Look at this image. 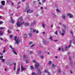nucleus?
<instances>
[{
	"mask_svg": "<svg viewBox=\"0 0 75 75\" xmlns=\"http://www.w3.org/2000/svg\"><path fill=\"white\" fill-rule=\"evenodd\" d=\"M23 21V18L22 17H21L18 19V21L17 23V25L18 27H20L21 25H22L23 23H22L21 21Z\"/></svg>",
	"mask_w": 75,
	"mask_h": 75,
	"instance_id": "1",
	"label": "nucleus"
},
{
	"mask_svg": "<svg viewBox=\"0 0 75 75\" xmlns=\"http://www.w3.org/2000/svg\"><path fill=\"white\" fill-rule=\"evenodd\" d=\"M27 11V13H33V11H34L33 10L30 11V9L29 8V7L28 6V7L26 8L25 10V12H26V11Z\"/></svg>",
	"mask_w": 75,
	"mask_h": 75,
	"instance_id": "2",
	"label": "nucleus"
},
{
	"mask_svg": "<svg viewBox=\"0 0 75 75\" xmlns=\"http://www.w3.org/2000/svg\"><path fill=\"white\" fill-rule=\"evenodd\" d=\"M17 38V36H15V40L16 41V43L17 44H19L20 42H22V40H19L18 38Z\"/></svg>",
	"mask_w": 75,
	"mask_h": 75,
	"instance_id": "3",
	"label": "nucleus"
},
{
	"mask_svg": "<svg viewBox=\"0 0 75 75\" xmlns=\"http://www.w3.org/2000/svg\"><path fill=\"white\" fill-rule=\"evenodd\" d=\"M43 42L44 44H48L49 43V40L46 41L45 40H44Z\"/></svg>",
	"mask_w": 75,
	"mask_h": 75,
	"instance_id": "4",
	"label": "nucleus"
},
{
	"mask_svg": "<svg viewBox=\"0 0 75 75\" xmlns=\"http://www.w3.org/2000/svg\"><path fill=\"white\" fill-rule=\"evenodd\" d=\"M39 63L38 62H36V64H35V68L36 69H37L39 67Z\"/></svg>",
	"mask_w": 75,
	"mask_h": 75,
	"instance_id": "5",
	"label": "nucleus"
},
{
	"mask_svg": "<svg viewBox=\"0 0 75 75\" xmlns=\"http://www.w3.org/2000/svg\"><path fill=\"white\" fill-rule=\"evenodd\" d=\"M37 70L38 72V74H41L42 73V71H41V70H40V69H38Z\"/></svg>",
	"mask_w": 75,
	"mask_h": 75,
	"instance_id": "6",
	"label": "nucleus"
},
{
	"mask_svg": "<svg viewBox=\"0 0 75 75\" xmlns=\"http://www.w3.org/2000/svg\"><path fill=\"white\" fill-rule=\"evenodd\" d=\"M70 63V66L71 69L74 68V66H73V64H72V62H71Z\"/></svg>",
	"mask_w": 75,
	"mask_h": 75,
	"instance_id": "7",
	"label": "nucleus"
},
{
	"mask_svg": "<svg viewBox=\"0 0 75 75\" xmlns=\"http://www.w3.org/2000/svg\"><path fill=\"white\" fill-rule=\"evenodd\" d=\"M21 70H22V72H23V71H25V70H26V68H23V66H22V65H21Z\"/></svg>",
	"mask_w": 75,
	"mask_h": 75,
	"instance_id": "8",
	"label": "nucleus"
},
{
	"mask_svg": "<svg viewBox=\"0 0 75 75\" xmlns=\"http://www.w3.org/2000/svg\"><path fill=\"white\" fill-rule=\"evenodd\" d=\"M68 16H69V18H72V17H73V15H72V14H71V13H69L68 14Z\"/></svg>",
	"mask_w": 75,
	"mask_h": 75,
	"instance_id": "9",
	"label": "nucleus"
},
{
	"mask_svg": "<svg viewBox=\"0 0 75 75\" xmlns=\"http://www.w3.org/2000/svg\"><path fill=\"white\" fill-rule=\"evenodd\" d=\"M10 22H11V23H12L13 24L14 23V20H13L12 17H11V20L10 21Z\"/></svg>",
	"mask_w": 75,
	"mask_h": 75,
	"instance_id": "10",
	"label": "nucleus"
},
{
	"mask_svg": "<svg viewBox=\"0 0 75 75\" xmlns=\"http://www.w3.org/2000/svg\"><path fill=\"white\" fill-rule=\"evenodd\" d=\"M45 72L46 73H48V75H51V74H50V72H48V70H45Z\"/></svg>",
	"mask_w": 75,
	"mask_h": 75,
	"instance_id": "11",
	"label": "nucleus"
},
{
	"mask_svg": "<svg viewBox=\"0 0 75 75\" xmlns=\"http://www.w3.org/2000/svg\"><path fill=\"white\" fill-rule=\"evenodd\" d=\"M15 50H15V49L14 50H12V51L13 52V53H14V54H15V55H17V53H16V51H15Z\"/></svg>",
	"mask_w": 75,
	"mask_h": 75,
	"instance_id": "12",
	"label": "nucleus"
},
{
	"mask_svg": "<svg viewBox=\"0 0 75 75\" xmlns=\"http://www.w3.org/2000/svg\"><path fill=\"white\" fill-rule=\"evenodd\" d=\"M36 24V21H34L33 23H31V26H33V24Z\"/></svg>",
	"mask_w": 75,
	"mask_h": 75,
	"instance_id": "13",
	"label": "nucleus"
},
{
	"mask_svg": "<svg viewBox=\"0 0 75 75\" xmlns=\"http://www.w3.org/2000/svg\"><path fill=\"white\" fill-rule=\"evenodd\" d=\"M52 38H53V37L52 35H50V36L49 37V39L50 40H52V41H53V39H52Z\"/></svg>",
	"mask_w": 75,
	"mask_h": 75,
	"instance_id": "14",
	"label": "nucleus"
},
{
	"mask_svg": "<svg viewBox=\"0 0 75 75\" xmlns=\"http://www.w3.org/2000/svg\"><path fill=\"white\" fill-rule=\"evenodd\" d=\"M62 18L64 20H65V14H63L62 15Z\"/></svg>",
	"mask_w": 75,
	"mask_h": 75,
	"instance_id": "15",
	"label": "nucleus"
},
{
	"mask_svg": "<svg viewBox=\"0 0 75 75\" xmlns=\"http://www.w3.org/2000/svg\"><path fill=\"white\" fill-rule=\"evenodd\" d=\"M3 6H4L5 5V1H3L1 2Z\"/></svg>",
	"mask_w": 75,
	"mask_h": 75,
	"instance_id": "16",
	"label": "nucleus"
},
{
	"mask_svg": "<svg viewBox=\"0 0 75 75\" xmlns=\"http://www.w3.org/2000/svg\"><path fill=\"white\" fill-rule=\"evenodd\" d=\"M56 67V66L54 65V64H52V68H53L54 69H55V68Z\"/></svg>",
	"mask_w": 75,
	"mask_h": 75,
	"instance_id": "17",
	"label": "nucleus"
},
{
	"mask_svg": "<svg viewBox=\"0 0 75 75\" xmlns=\"http://www.w3.org/2000/svg\"><path fill=\"white\" fill-rule=\"evenodd\" d=\"M59 33H60V34L62 35H63L64 36V35H65V33H64V32L62 33H61V32H59Z\"/></svg>",
	"mask_w": 75,
	"mask_h": 75,
	"instance_id": "18",
	"label": "nucleus"
},
{
	"mask_svg": "<svg viewBox=\"0 0 75 75\" xmlns=\"http://www.w3.org/2000/svg\"><path fill=\"white\" fill-rule=\"evenodd\" d=\"M13 47V46L11 45H9V47L10 48H11V49H12V50H15V48H13L12 47Z\"/></svg>",
	"mask_w": 75,
	"mask_h": 75,
	"instance_id": "19",
	"label": "nucleus"
},
{
	"mask_svg": "<svg viewBox=\"0 0 75 75\" xmlns=\"http://www.w3.org/2000/svg\"><path fill=\"white\" fill-rule=\"evenodd\" d=\"M35 46V44H33L32 45L30 46V47L31 48H33V47H34Z\"/></svg>",
	"mask_w": 75,
	"mask_h": 75,
	"instance_id": "20",
	"label": "nucleus"
},
{
	"mask_svg": "<svg viewBox=\"0 0 75 75\" xmlns=\"http://www.w3.org/2000/svg\"><path fill=\"white\" fill-rule=\"evenodd\" d=\"M3 34V32L0 31V35H2Z\"/></svg>",
	"mask_w": 75,
	"mask_h": 75,
	"instance_id": "21",
	"label": "nucleus"
},
{
	"mask_svg": "<svg viewBox=\"0 0 75 75\" xmlns=\"http://www.w3.org/2000/svg\"><path fill=\"white\" fill-rule=\"evenodd\" d=\"M68 46H66L65 47V50L67 51H68Z\"/></svg>",
	"mask_w": 75,
	"mask_h": 75,
	"instance_id": "22",
	"label": "nucleus"
},
{
	"mask_svg": "<svg viewBox=\"0 0 75 75\" xmlns=\"http://www.w3.org/2000/svg\"><path fill=\"white\" fill-rule=\"evenodd\" d=\"M5 59H1L2 62H4L5 61Z\"/></svg>",
	"mask_w": 75,
	"mask_h": 75,
	"instance_id": "23",
	"label": "nucleus"
},
{
	"mask_svg": "<svg viewBox=\"0 0 75 75\" xmlns=\"http://www.w3.org/2000/svg\"><path fill=\"white\" fill-rule=\"evenodd\" d=\"M26 63V64H28L29 62V60H28V59H27L25 61Z\"/></svg>",
	"mask_w": 75,
	"mask_h": 75,
	"instance_id": "24",
	"label": "nucleus"
},
{
	"mask_svg": "<svg viewBox=\"0 0 75 75\" xmlns=\"http://www.w3.org/2000/svg\"><path fill=\"white\" fill-rule=\"evenodd\" d=\"M45 23H43L42 24V26L43 27V28H45Z\"/></svg>",
	"mask_w": 75,
	"mask_h": 75,
	"instance_id": "25",
	"label": "nucleus"
},
{
	"mask_svg": "<svg viewBox=\"0 0 75 75\" xmlns=\"http://www.w3.org/2000/svg\"><path fill=\"white\" fill-rule=\"evenodd\" d=\"M30 68L31 70H33L34 69V67L31 66H30Z\"/></svg>",
	"mask_w": 75,
	"mask_h": 75,
	"instance_id": "26",
	"label": "nucleus"
},
{
	"mask_svg": "<svg viewBox=\"0 0 75 75\" xmlns=\"http://www.w3.org/2000/svg\"><path fill=\"white\" fill-rule=\"evenodd\" d=\"M61 50L62 51H64V49L63 48V47H62V46L61 47Z\"/></svg>",
	"mask_w": 75,
	"mask_h": 75,
	"instance_id": "27",
	"label": "nucleus"
},
{
	"mask_svg": "<svg viewBox=\"0 0 75 75\" xmlns=\"http://www.w3.org/2000/svg\"><path fill=\"white\" fill-rule=\"evenodd\" d=\"M11 6H14V3L12 2H11Z\"/></svg>",
	"mask_w": 75,
	"mask_h": 75,
	"instance_id": "28",
	"label": "nucleus"
},
{
	"mask_svg": "<svg viewBox=\"0 0 75 75\" xmlns=\"http://www.w3.org/2000/svg\"><path fill=\"white\" fill-rule=\"evenodd\" d=\"M56 16L55 14H53L52 15V17L53 18H55V17H56Z\"/></svg>",
	"mask_w": 75,
	"mask_h": 75,
	"instance_id": "29",
	"label": "nucleus"
},
{
	"mask_svg": "<svg viewBox=\"0 0 75 75\" xmlns=\"http://www.w3.org/2000/svg\"><path fill=\"white\" fill-rule=\"evenodd\" d=\"M23 58H24V59H26V58H27V57H26V55H25V54L24 55Z\"/></svg>",
	"mask_w": 75,
	"mask_h": 75,
	"instance_id": "30",
	"label": "nucleus"
},
{
	"mask_svg": "<svg viewBox=\"0 0 75 75\" xmlns=\"http://www.w3.org/2000/svg\"><path fill=\"white\" fill-rule=\"evenodd\" d=\"M28 35L30 37H31V36H32V34H31V33H29L28 34Z\"/></svg>",
	"mask_w": 75,
	"mask_h": 75,
	"instance_id": "31",
	"label": "nucleus"
},
{
	"mask_svg": "<svg viewBox=\"0 0 75 75\" xmlns=\"http://www.w3.org/2000/svg\"><path fill=\"white\" fill-rule=\"evenodd\" d=\"M49 65H51V64H52V62H51V61H50L49 62Z\"/></svg>",
	"mask_w": 75,
	"mask_h": 75,
	"instance_id": "32",
	"label": "nucleus"
},
{
	"mask_svg": "<svg viewBox=\"0 0 75 75\" xmlns=\"http://www.w3.org/2000/svg\"><path fill=\"white\" fill-rule=\"evenodd\" d=\"M62 31L63 33H65V30H64V29H63L62 30Z\"/></svg>",
	"mask_w": 75,
	"mask_h": 75,
	"instance_id": "33",
	"label": "nucleus"
},
{
	"mask_svg": "<svg viewBox=\"0 0 75 75\" xmlns=\"http://www.w3.org/2000/svg\"><path fill=\"white\" fill-rule=\"evenodd\" d=\"M40 57L41 58H42V59H43V58H44V56H42V55L40 56Z\"/></svg>",
	"mask_w": 75,
	"mask_h": 75,
	"instance_id": "34",
	"label": "nucleus"
},
{
	"mask_svg": "<svg viewBox=\"0 0 75 75\" xmlns=\"http://www.w3.org/2000/svg\"><path fill=\"white\" fill-rule=\"evenodd\" d=\"M4 28L3 27H0V30H4Z\"/></svg>",
	"mask_w": 75,
	"mask_h": 75,
	"instance_id": "35",
	"label": "nucleus"
},
{
	"mask_svg": "<svg viewBox=\"0 0 75 75\" xmlns=\"http://www.w3.org/2000/svg\"><path fill=\"white\" fill-rule=\"evenodd\" d=\"M13 64L14 66H16V63L15 62H14L13 63Z\"/></svg>",
	"mask_w": 75,
	"mask_h": 75,
	"instance_id": "36",
	"label": "nucleus"
},
{
	"mask_svg": "<svg viewBox=\"0 0 75 75\" xmlns=\"http://www.w3.org/2000/svg\"><path fill=\"white\" fill-rule=\"evenodd\" d=\"M27 35L26 34H25L24 35V38H26L27 37Z\"/></svg>",
	"mask_w": 75,
	"mask_h": 75,
	"instance_id": "37",
	"label": "nucleus"
},
{
	"mask_svg": "<svg viewBox=\"0 0 75 75\" xmlns=\"http://www.w3.org/2000/svg\"><path fill=\"white\" fill-rule=\"evenodd\" d=\"M7 1L8 3H9L10 2H11V1L10 0H7Z\"/></svg>",
	"mask_w": 75,
	"mask_h": 75,
	"instance_id": "38",
	"label": "nucleus"
},
{
	"mask_svg": "<svg viewBox=\"0 0 75 75\" xmlns=\"http://www.w3.org/2000/svg\"><path fill=\"white\" fill-rule=\"evenodd\" d=\"M17 71H20V68H18L17 69Z\"/></svg>",
	"mask_w": 75,
	"mask_h": 75,
	"instance_id": "39",
	"label": "nucleus"
},
{
	"mask_svg": "<svg viewBox=\"0 0 75 75\" xmlns=\"http://www.w3.org/2000/svg\"><path fill=\"white\" fill-rule=\"evenodd\" d=\"M63 26L64 27V28H66V25L65 24L63 25Z\"/></svg>",
	"mask_w": 75,
	"mask_h": 75,
	"instance_id": "40",
	"label": "nucleus"
},
{
	"mask_svg": "<svg viewBox=\"0 0 75 75\" xmlns=\"http://www.w3.org/2000/svg\"><path fill=\"white\" fill-rule=\"evenodd\" d=\"M35 31H36V29H33V33H35Z\"/></svg>",
	"mask_w": 75,
	"mask_h": 75,
	"instance_id": "41",
	"label": "nucleus"
},
{
	"mask_svg": "<svg viewBox=\"0 0 75 75\" xmlns=\"http://www.w3.org/2000/svg\"><path fill=\"white\" fill-rule=\"evenodd\" d=\"M69 67H68V66H66V69H68V68H69Z\"/></svg>",
	"mask_w": 75,
	"mask_h": 75,
	"instance_id": "42",
	"label": "nucleus"
},
{
	"mask_svg": "<svg viewBox=\"0 0 75 75\" xmlns=\"http://www.w3.org/2000/svg\"><path fill=\"white\" fill-rule=\"evenodd\" d=\"M10 63H6V64L8 65H10Z\"/></svg>",
	"mask_w": 75,
	"mask_h": 75,
	"instance_id": "43",
	"label": "nucleus"
},
{
	"mask_svg": "<svg viewBox=\"0 0 75 75\" xmlns=\"http://www.w3.org/2000/svg\"><path fill=\"white\" fill-rule=\"evenodd\" d=\"M36 2L35 1H33V4H35Z\"/></svg>",
	"mask_w": 75,
	"mask_h": 75,
	"instance_id": "44",
	"label": "nucleus"
},
{
	"mask_svg": "<svg viewBox=\"0 0 75 75\" xmlns=\"http://www.w3.org/2000/svg\"><path fill=\"white\" fill-rule=\"evenodd\" d=\"M8 34H10V30H8Z\"/></svg>",
	"mask_w": 75,
	"mask_h": 75,
	"instance_id": "45",
	"label": "nucleus"
},
{
	"mask_svg": "<svg viewBox=\"0 0 75 75\" xmlns=\"http://www.w3.org/2000/svg\"><path fill=\"white\" fill-rule=\"evenodd\" d=\"M29 44L30 45H31L33 44V42H31L29 43Z\"/></svg>",
	"mask_w": 75,
	"mask_h": 75,
	"instance_id": "46",
	"label": "nucleus"
},
{
	"mask_svg": "<svg viewBox=\"0 0 75 75\" xmlns=\"http://www.w3.org/2000/svg\"><path fill=\"white\" fill-rule=\"evenodd\" d=\"M16 66H14L13 68V69L14 70V71L16 70Z\"/></svg>",
	"mask_w": 75,
	"mask_h": 75,
	"instance_id": "47",
	"label": "nucleus"
},
{
	"mask_svg": "<svg viewBox=\"0 0 75 75\" xmlns=\"http://www.w3.org/2000/svg\"><path fill=\"white\" fill-rule=\"evenodd\" d=\"M16 73V74H19V71H17Z\"/></svg>",
	"mask_w": 75,
	"mask_h": 75,
	"instance_id": "48",
	"label": "nucleus"
},
{
	"mask_svg": "<svg viewBox=\"0 0 75 75\" xmlns=\"http://www.w3.org/2000/svg\"><path fill=\"white\" fill-rule=\"evenodd\" d=\"M13 35H10V38H12V37H13Z\"/></svg>",
	"mask_w": 75,
	"mask_h": 75,
	"instance_id": "49",
	"label": "nucleus"
},
{
	"mask_svg": "<svg viewBox=\"0 0 75 75\" xmlns=\"http://www.w3.org/2000/svg\"><path fill=\"white\" fill-rule=\"evenodd\" d=\"M45 1H46V0H42L43 3H45Z\"/></svg>",
	"mask_w": 75,
	"mask_h": 75,
	"instance_id": "50",
	"label": "nucleus"
},
{
	"mask_svg": "<svg viewBox=\"0 0 75 75\" xmlns=\"http://www.w3.org/2000/svg\"><path fill=\"white\" fill-rule=\"evenodd\" d=\"M33 51H31L30 52V54H33Z\"/></svg>",
	"mask_w": 75,
	"mask_h": 75,
	"instance_id": "51",
	"label": "nucleus"
},
{
	"mask_svg": "<svg viewBox=\"0 0 75 75\" xmlns=\"http://www.w3.org/2000/svg\"><path fill=\"white\" fill-rule=\"evenodd\" d=\"M3 53H5L6 52V51L5 50H3Z\"/></svg>",
	"mask_w": 75,
	"mask_h": 75,
	"instance_id": "52",
	"label": "nucleus"
},
{
	"mask_svg": "<svg viewBox=\"0 0 75 75\" xmlns=\"http://www.w3.org/2000/svg\"><path fill=\"white\" fill-rule=\"evenodd\" d=\"M69 59L70 61L71 60V57L70 56L69 57Z\"/></svg>",
	"mask_w": 75,
	"mask_h": 75,
	"instance_id": "53",
	"label": "nucleus"
},
{
	"mask_svg": "<svg viewBox=\"0 0 75 75\" xmlns=\"http://www.w3.org/2000/svg\"><path fill=\"white\" fill-rule=\"evenodd\" d=\"M32 75H36V74L35 73H33L32 74Z\"/></svg>",
	"mask_w": 75,
	"mask_h": 75,
	"instance_id": "54",
	"label": "nucleus"
},
{
	"mask_svg": "<svg viewBox=\"0 0 75 75\" xmlns=\"http://www.w3.org/2000/svg\"><path fill=\"white\" fill-rule=\"evenodd\" d=\"M33 62H36V61H35V60H33Z\"/></svg>",
	"mask_w": 75,
	"mask_h": 75,
	"instance_id": "55",
	"label": "nucleus"
},
{
	"mask_svg": "<svg viewBox=\"0 0 75 75\" xmlns=\"http://www.w3.org/2000/svg\"><path fill=\"white\" fill-rule=\"evenodd\" d=\"M27 1V0H22V2H24V1Z\"/></svg>",
	"mask_w": 75,
	"mask_h": 75,
	"instance_id": "56",
	"label": "nucleus"
},
{
	"mask_svg": "<svg viewBox=\"0 0 75 75\" xmlns=\"http://www.w3.org/2000/svg\"><path fill=\"white\" fill-rule=\"evenodd\" d=\"M0 8H2L3 6H2L1 5L0 6Z\"/></svg>",
	"mask_w": 75,
	"mask_h": 75,
	"instance_id": "57",
	"label": "nucleus"
},
{
	"mask_svg": "<svg viewBox=\"0 0 75 75\" xmlns=\"http://www.w3.org/2000/svg\"><path fill=\"white\" fill-rule=\"evenodd\" d=\"M55 34L57 35V31H56L55 32Z\"/></svg>",
	"mask_w": 75,
	"mask_h": 75,
	"instance_id": "58",
	"label": "nucleus"
},
{
	"mask_svg": "<svg viewBox=\"0 0 75 75\" xmlns=\"http://www.w3.org/2000/svg\"><path fill=\"white\" fill-rule=\"evenodd\" d=\"M2 23H3L2 21H0V25H1V24H2Z\"/></svg>",
	"mask_w": 75,
	"mask_h": 75,
	"instance_id": "59",
	"label": "nucleus"
},
{
	"mask_svg": "<svg viewBox=\"0 0 75 75\" xmlns=\"http://www.w3.org/2000/svg\"><path fill=\"white\" fill-rule=\"evenodd\" d=\"M57 28L58 29H59V28H60V27H59V26H58L57 27Z\"/></svg>",
	"mask_w": 75,
	"mask_h": 75,
	"instance_id": "60",
	"label": "nucleus"
},
{
	"mask_svg": "<svg viewBox=\"0 0 75 75\" xmlns=\"http://www.w3.org/2000/svg\"><path fill=\"white\" fill-rule=\"evenodd\" d=\"M36 33L37 34H38V33H39L38 32V30L36 31Z\"/></svg>",
	"mask_w": 75,
	"mask_h": 75,
	"instance_id": "61",
	"label": "nucleus"
},
{
	"mask_svg": "<svg viewBox=\"0 0 75 75\" xmlns=\"http://www.w3.org/2000/svg\"><path fill=\"white\" fill-rule=\"evenodd\" d=\"M56 11L57 12L59 11V9H56Z\"/></svg>",
	"mask_w": 75,
	"mask_h": 75,
	"instance_id": "62",
	"label": "nucleus"
},
{
	"mask_svg": "<svg viewBox=\"0 0 75 75\" xmlns=\"http://www.w3.org/2000/svg\"><path fill=\"white\" fill-rule=\"evenodd\" d=\"M42 33L44 35L45 34V32H43Z\"/></svg>",
	"mask_w": 75,
	"mask_h": 75,
	"instance_id": "63",
	"label": "nucleus"
},
{
	"mask_svg": "<svg viewBox=\"0 0 75 75\" xmlns=\"http://www.w3.org/2000/svg\"><path fill=\"white\" fill-rule=\"evenodd\" d=\"M73 44H75V41H73Z\"/></svg>",
	"mask_w": 75,
	"mask_h": 75,
	"instance_id": "64",
	"label": "nucleus"
}]
</instances>
